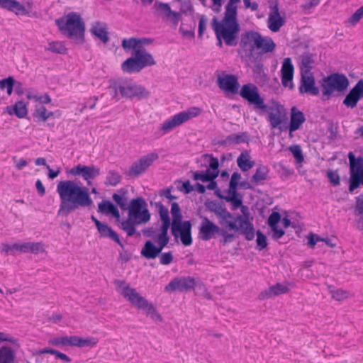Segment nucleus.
Segmentation results:
<instances>
[{
	"instance_id": "obj_1",
	"label": "nucleus",
	"mask_w": 363,
	"mask_h": 363,
	"mask_svg": "<svg viewBox=\"0 0 363 363\" xmlns=\"http://www.w3.org/2000/svg\"><path fill=\"white\" fill-rule=\"evenodd\" d=\"M57 192L60 199L59 216H67L79 208L89 207L93 203L89 189L74 180L59 182Z\"/></svg>"
},
{
	"instance_id": "obj_2",
	"label": "nucleus",
	"mask_w": 363,
	"mask_h": 363,
	"mask_svg": "<svg viewBox=\"0 0 363 363\" xmlns=\"http://www.w3.org/2000/svg\"><path fill=\"white\" fill-rule=\"evenodd\" d=\"M240 0H228L225 7L224 16L220 21L213 18L212 26L221 46L222 40L226 45L234 46L237 45L240 25L238 22V4Z\"/></svg>"
},
{
	"instance_id": "obj_3",
	"label": "nucleus",
	"mask_w": 363,
	"mask_h": 363,
	"mask_svg": "<svg viewBox=\"0 0 363 363\" xmlns=\"http://www.w3.org/2000/svg\"><path fill=\"white\" fill-rule=\"evenodd\" d=\"M116 291L133 307L142 311L155 323H162L163 318L152 303L143 296L136 289L123 280L114 281Z\"/></svg>"
},
{
	"instance_id": "obj_4",
	"label": "nucleus",
	"mask_w": 363,
	"mask_h": 363,
	"mask_svg": "<svg viewBox=\"0 0 363 363\" xmlns=\"http://www.w3.org/2000/svg\"><path fill=\"white\" fill-rule=\"evenodd\" d=\"M116 100H143L150 96L149 90L143 85L130 78H120L114 80L110 85Z\"/></svg>"
},
{
	"instance_id": "obj_5",
	"label": "nucleus",
	"mask_w": 363,
	"mask_h": 363,
	"mask_svg": "<svg viewBox=\"0 0 363 363\" xmlns=\"http://www.w3.org/2000/svg\"><path fill=\"white\" fill-rule=\"evenodd\" d=\"M242 216H233L231 214L230 222L234 223L235 228H230V232L222 230L220 234L224 243L230 242L234 240L235 233L245 236L247 240H252L255 238V230L252 223V218L250 216L249 209L245 206H241Z\"/></svg>"
},
{
	"instance_id": "obj_6",
	"label": "nucleus",
	"mask_w": 363,
	"mask_h": 363,
	"mask_svg": "<svg viewBox=\"0 0 363 363\" xmlns=\"http://www.w3.org/2000/svg\"><path fill=\"white\" fill-rule=\"evenodd\" d=\"M56 23L60 31L75 44H82L84 42V23L81 16L72 12L65 16L57 19Z\"/></svg>"
},
{
	"instance_id": "obj_7",
	"label": "nucleus",
	"mask_w": 363,
	"mask_h": 363,
	"mask_svg": "<svg viewBox=\"0 0 363 363\" xmlns=\"http://www.w3.org/2000/svg\"><path fill=\"white\" fill-rule=\"evenodd\" d=\"M157 64L154 57L142 48L133 52L132 56L124 61L121 69L126 73L139 72L146 67L154 66Z\"/></svg>"
},
{
	"instance_id": "obj_8",
	"label": "nucleus",
	"mask_w": 363,
	"mask_h": 363,
	"mask_svg": "<svg viewBox=\"0 0 363 363\" xmlns=\"http://www.w3.org/2000/svg\"><path fill=\"white\" fill-rule=\"evenodd\" d=\"M21 340L13 335L0 331V363H16Z\"/></svg>"
},
{
	"instance_id": "obj_9",
	"label": "nucleus",
	"mask_w": 363,
	"mask_h": 363,
	"mask_svg": "<svg viewBox=\"0 0 363 363\" xmlns=\"http://www.w3.org/2000/svg\"><path fill=\"white\" fill-rule=\"evenodd\" d=\"M202 112L201 108L196 106L191 107L185 111H181L172 117L164 121L160 127L162 135L169 133L178 126L199 116Z\"/></svg>"
},
{
	"instance_id": "obj_10",
	"label": "nucleus",
	"mask_w": 363,
	"mask_h": 363,
	"mask_svg": "<svg viewBox=\"0 0 363 363\" xmlns=\"http://www.w3.org/2000/svg\"><path fill=\"white\" fill-rule=\"evenodd\" d=\"M349 84V80L345 75L331 74L323 80V94L329 98L335 92H342L347 89Z\"/></svg>"
},
{
	"instance_id": "obj_11",
	"label": "nucleus",
	"mask_w": 363,
	"mask_h": 363,
	"mask_svg": "<svg viewBox=\"0 0 363 363\" xmlns=\"http://www.w3.org/2000/svg\"><path fill=\"white\" fill-rule=\"evenodd\" d=\"M128 217L136 225L146 223L150 220V213L143 199L138 198L131 201L128 208Z\"/></svg>"
},
{
	"instance_id": "obj_12",
	"label": "nucleus",
	"mask_w": 363,
	"mask_h": 363,
	"mask_svg": "<svg viewBox=\"0 0 363 363\" xmlns=\"http://www.w3.org/2000/svg\"><path fill=\"white\" fill-rule=\"evenodd\" d=\"M348 158L350 166L349 190L352 192L360 185H363V158H356L352 152L348 154Z\"/></svg>"
},
{
	"instance_id": "obj_13",
	"label": "nucleus",
	"mask_w": 363,
	"mask_h": 363,
	"mask_svg": "<svg viewBox=\"0 0 363 363\" xmlns=\"http://www.w3.org/2000/svg\"><path fill=\"white\" fill-rule=\"evenodd\" d=\"M261 109L267 113L268 119L272 128H277L281 131L286 130V112L282 106L273 104L269 106L266 105V108Z\"/></svg>"
},
{
	"instance_id": "obj_14",
	"label": "nucleus",
	"mask_w": 363,
	"mask_h": 363,
	"mask_svg": "<svg viewBox=\"0 0 363 363\" xmlns=\"http://www.w3.org/2000/svg\"><path fill=\"white\" fill-rule=\"evenodd\" d=\"M240 95L250 104L257 108H266L264 99L261 97L258 88L253 84H244L240 90Z\"/></svg>"
},
{
	"instance_id": "obj_15",
	"label": "nucleus",
	"mask_w": 363,
	"mask_h": 363,
	"mask_svg": "<svg viewBox=\"0 0 363 363\" xmlns=\"http://www.w3.org/2000/svg\"><path fill=\"white\" fill-rule=\"evenodd\" d=\"M291 224V222L288 218L281 219L278 212H273L268 218V225L272 230V237L276 240L284 235V228H288Z\"/></svg>"
},
{
	"instance_id": "obj_16",
	"label": "nucleus",
	"mask_w": 363,
	"mask_h": 363,
	"mask_svg": "<svg viewBox=\"0 0 363 363\" xmlns=\"http://www.w3.org/2000/svg\"><path fill=\"white\" fill-rule=\"evenodd\" d=\"M66 172L74 177L81 176L87 184H90L91 180L100 174V169L94 165L86 166L79 164L69 169H67Z\"/></svg>"
},
{
	"instance_id": "obj_17",
	"label": "nucleus",
	"mask_w": 363,
	"mask_h": 363,
	"mask_svg": "<svg viewBox=\"0 0 363 363\" xmlns=\"http://www.w3.org/2000/svg\"><path fill=\"white\" fill-rule=\"evenodd\" d=\"M158 158V154L156 152H150L142 157L132 164L128 169V174L133 177H138L145 173Z\"/></svg>"
},
{
	"instance_id": "obj_18",
	"label": "nucleus",
	"mask_w": 363,
	"mask_h": 363,
	"mask_svg": "<svg viewBox=\"0 0 363 363\" xmlns=\"http://www.w3.org/2000/svg\"><path fill=\"white\" fill-rule=\"evenodd\" d=\"M154 13L157 17L167 22L177 24L180 18L178 12L172 10L169 4L155 1L153 5Z\"/></svg>"
},
{
	"instance_id": "obj_19",
	"label": "nucleus",
	"mask_w": 363,
	"mask_h": 363,
	"mask_svg": "<svg viewBox=\"0 0 363 363\" xmlns=\"http://www.w3.org/2000/svg\"><path fill=\"white\" fill-rule=\"evenodd\" d=\"M172 233L175 239L179 238L184 246L192 244L191 223L185 220L182 223L172 225Z\"/></svg>"
},
{
	"instance_id": "obj_20",
	"label": "nucleus",
	"mask_w": 363,
	"mask_h": 363,
	"mask_svg": "<svg viewBox=\"0 0 363 363\" xmlns=\"http://www.w3.org/2000/svg\"><path fill=\"white\" fill-rule=\"evenodd\" d=\"M196 285V280L191 277H179L173 279L166 286L165 291H189Z\"/></svg>"
},
{
	"instance_id": "obj_21",
	"label": "nucleus",
	"mask_w": 363,
	"mask_h": 363,
	"mask_svg": "<svg viewBox=\"0 0 363 363\" xmlns=\"http://www.w3.org/2000/svg\"><path fill=\"white\" fill-rule=\"evenodd\" d=\"M217 82L219 88L227 96L237 94L240 88V84L235 76L231 74L218 75Z\"/></svg>"
},
{
	"instance_id": "obj_22",
	"label": "nucleus",
	"mask_w": 363,
	"mask_h": 363,
	"mask_svg": "<svg viewBox=\"0 0 363 363\" xmlns=\"http://www.w3.org/2000/svg\"><path fill=\"white\" fill-rule=\"evenodd\" d=\"M260 33L255 31H247L242 35L240 46L247 55L252 57L257 50Z\"/></svg>"
},
{
	"instance_id": "obj_23",
	"label": "nucleus",
	"mask_w": 363,
	"mask_h": 363,
	"mask_svg": "<svg viewBox=\"0 0 363 363\" xmlns=\"http://www.w3.org/2000/svg\"><path fill=\"white\" fill-rule=\"evenodd\" d=\"M301 93L317 96L319 89L315 86L313 74L307 69L301 68V85L299 88Z\"/></svg>"
},
{
	"instance_id": "obj_24",
	"label": "nucleus",
	"mask_w": 363,
	"mask_h": 363,
	"mask_svg": "<svg viewBox=\"0 0 363 363\" xmlns=\"http://www.w3.org/2000/svg\"><path fill=\"white\" fill-rule=\"evenodd\" d=\"M209 208L220 218V224L224 228V230H228L230 231V228H235L234 223L230 222L231 213L222 205L218 203H211Z\"/></svg>"
},
{
	"instance_id": "obj_25",
	"label": "nucleus",
	"mask_w": 363,
	"mask_h": 363,
	"mask_svg": "<svg viewBox=\"0 0 363 363\" xmlns=\"http://www.w3.org/2000/svg\"><path fill=\"white\" fill-rule=\"evenodd\" d=\"M363 99V79L357 82L343 100V104L347 108H354L358 101Z\"/></svg>"
},
{
	"instance_id": "obj_26",
	"label": "nucleus",
	"mask_w": 363,
	"mask_h": 363,
	"mask_svg": "<svg viewBox=\"0 0 363 363\" xmlns=\"http://www.w3.org/2000/svg\"><path fill=\"white\" fill-rule=\"evenodd\" d=\"M294 65L289 57L285 58L283 61L281 72V83L284 87L292 89L294 88L293 77H294Z\"/></svg>"
},
{
	"instance_id": "obj_27",
	"label": "nucleus",
	"mask_w": 363,
	"mask_h": 363,
	"mask_svg": "<svg viewBox=\"0 0 363 363\" xmlns=\"http://www.w3.org/2000/svg\"><path fill=\"white\" fill-rule=\"evenodd\" d=\"M0 6L16 15H26L29 13L31 4L28 3L27 6H25L16 0H0Z\"/></svg>"
},
{
	"instance_id": "obj_28",
	"label": "nucleus",
	"mask_w": 363,
	"mask_h": 363,
	"mask_svg": "<svg viewBox=\"0 0 363 363\" xmlns=\"http://www.w3.org/2000/svg\"><path fill=\"white\" fill-rule=\"evenodd\" d=\"M220 232V228L208 218H203L199 228L200 238L203 240H209L215 234Z\"/></svg>"
},
{
	"instance_id": "obj_29",
	"label": "nucleus",
	"mask_w": 363,
	"mask_h": 363,
	"mask_svg": "<svg viewBox=\"0 0 363 363\" xmlns=\"http://www.w3.org/2000/svg\"><path fill=\"white\" fill-rule=\"evenodd\" d=\"M291 288L289 283L276 284L269 287L267 290L263 291L259 294L260 299H267L281 294L287 293Z\"/></svg>"
},
{
	"instance_id": "obj_30",
	"label": "nucleus",
	"mask_w": 363,
	"mask_h": 363,
	"mask_svg": "<svg viewBox=\"0 0 363 363\" xmlns=\"http://www.w3.org/2000/svg\"><path fill=\"white\" fill-rule=\"evenodd\" d=\"M91 220L94 222L101 237L109 238L118 243H120V239L118 234L109 225L106 223L100 222L94 216H91Z\"/></svg>"
},
{
	"instance_id": "obj_31",
	"label": "nucleus",
	"mask_w": 363,
	"mask_h": 363,
	"mask_svg": "<svg viewBox=\"0 0 363 363\" xmlns=\"http://www.w3.org/2000/svg\"><path fill=\"white\" fill-rule=\"evenodd\" d=\"M89 31L95 38L104 43H107L109 40L108 28L105 23L100 21L92 23Z\"/></svg>"
},
{
	"instance_id": "obj_32",
	"label": "nucleus",
	"mask_w": 363,
	"mask_h": 363,
	"mask_svg": "<svg viewBox=\"0 0 363 363\" xmlns=\"http://www.w3.org/2000/svg\"><path fill=\"white\" fill-rule=\"evenodd\" d=\"M285 23L284 18L280 15L278 9L275 8L269 14L267 19L268 28L277 33L279 31L280 28Z\"/></svg>"
},
{
	"instance_id": "obj_33",
	"label": "nucleus",
	"mask_w": 363,
	"mask_h": 363,
	"mask_svg": "<svg viewBox=\"0 0 363 363\" xmlns=\"http://www.w3.org/2000/svg\"><path fill=\"white\" fill-rule=\"evenodd\" d=\"M46 251L45 245L43 242H21L20 252L40 254Z\"/></svg>"
},
{
	"instance_id": "obj_34",
	"label": "nucleus",
	"mask_w": 363,
	"mask_h": 363,
	"mask_svg": "<svg viewBox=\"0 0 363 363\" xmlns=\"http://www.w3.org/2000/svg\"><path fill=\"white\" fill-rule=\"evenodd\" d=\"M304 121L305 117L303 113L298 110L296 107H293L291 108V121L289 126L291 137L293 136L292 133L299 129Z\"/></svg>"
},
{
	"instance_id": "obj_35",
	"label": "nucleus",
	"mask_w": 363,
	"mask_h": 363,
	"mask_svg": "<svg viewBox=\"0 0 363 363\" xmlns=\"http://www.w3.org/2000/svg\"><path fill=\"white\" fill-rule=\"evenodd\" d=\"M256 51L260 54L272 52L276 48V44L273 40L268 36H262L259 35V39Z\"/></svg>"
},
{
	"instance_id": "obj_36",
	"label": "nucleus",
	"mask_w": 363,
	"mask_h": 363,
	"mask_svg": "<svg viewBox=\"0 0 363 363\" xmlns=\"http://www.w3.org/2000/svg\"><path fill=\"white\" fill-rule=\"evenodd\" d=\"M237 164L242 171L247 172L255 166V162L252 159L250 152L245 150L238 156Z\"/></svg>"
},
{
	"instance_id": "obj_37",
	"label": "nucleus",
	"mask_w": 363,
	"mask_h": 363,
	"mask_svg": "<svg viewBox=\"0 0 363 363\" xmlns=\"http://www.w3.org/2000/svg\"><path fill=\"white\" fill-rule=\"evenodd\" d=\"M163 249L156 246L152 241H147L141 250V255L147 259L156 258Z\"/></svg>"
},
{
	"instance_id": "obj_38",
	"label": "nucleus",
	"mask_w": 363,
	"mask_h": 363,
	"mask_svg": "<svg viewBox=\"0 0 363 363\" xmlns=\"http://www.w3.org/2000/svg\"><path fill=\"white\" fill-rule=\"evenodd\" d=\"M98 210L99 212L106 214L112 215L115 217L117 221H120V213L117 207L109 201H103L99 203Z\"/></svg>"
},
{
	"instance_id": "obj_39",
	"label": "nucleus",
	"mask_w": 363,
	"mask_h": 363,
	"mask_svg": "<svg viewBox=\"0 0 363 363\" xmlns=\"http://www.w3.org/2000/svg\"><path fill=\"white\" fill-rule=\"evenodd\" d=\"M150 40L148 39L129 38L124 39L122 42V46L125 50H133L135 52L138 49H141L143 45L148 44Z\"/></svg>"
},
{
	"instance_id": "obj_40",
	"label": "nucleus",
	"mask_w": 363,
	"mask_h": 363,
	"mask_svg": "<svg viewBox=\"0 0 363 363\" xmlns=\"http://www.w3.org/2000/svg\"><path fill=\"white\" fill-rule=\"evenodd\" d=\"M98 342L99 339L96 337L89 336L86 337H82L79 336L74 335V347H95Z\"/></svg>"
},
{
	"instance_id": "obj_41",
	"label": "nucleus",
	"mask_w": 363,
	"mask_h": 363,
	"mask_svg": "<svg viewBox=\"0 0 363 363\" xmlns=\"http://www.w3.org/2000/svg\"><path fill=\"white\" fill-rule=\"evenodd\" d=\"M49 344L59 347H74V335L55 337L49 340Z\"/></svg>"
},
{
	"instance_id": "obj_42",
	"label": "nucleus",
	"mask_w": 363,
	"mask_h": 363,
	"mask_svg": "<svg viewBox=\"0 0 363 363\" xmlns=\"http://www.w3.org/2000/svg\"><path fill=\"white\" fill-rule=\"evenodd\" d=\"M169 228V227L161 226L158 234L155 237L158 246L161 247L162 249L169 242V237L167 235Z\"/></svg>"
},
{
	"instance_id": "obj_43",
	"label": "nucleus",
	"mask_w": 363,
	"mask_h": 363,
	"mask_svg": "<svg viewBox=\"0 0 363 363\" xmlns=\"http://www.w3.org/2000/svg\"><path fill=\"white\" fill-rule=\"evenodd\" d=\"M33 116L39 121L45 122L53 116V113L48 111L43 105H36Z\"/></svg>"
},
{
	"instance_id": "obj_44",
	"label": "nucleus",
	"mask_w": 363,
	"mask_h": 363,
	"mask_svg": "<svg viewBox=\"0 0 363 363\" xmlns=\"http://www.w3.org/2000/svg\"><path fill=\"white\" fill-rule=\"evenodd\" d=\"M329 289L333 298L336 301H342L351 297V294L346 290L333 286H330Z\"/></svg>"
},
{
	"instance_id": "obj_45",
	"label": "nucleus",
	"mask_w": 363,
	"mask_h": 363,
	"mask_svg": "<svg viewBox=\"0 0 363 363\" xmlns=\"http://www.w3.org/2000/svg\"><path fill=\"white\" fill-rule=\"evenodd\" d=\"M14 108L16 110V116L19 118H25L28 114V108H27V104L21 100L18 101L14 104Z\"/></svg>"
},
{
	"instance_id": "obj_46",
	"label": "nucleus",
	"mask_w": 363,
	"mask_h": 363,
	"mask_svg": "<svg viewBox=\"0 0 363 363\" xmlns=\"http://www.w3.org/2000/svg\"><path fill=\"white\" fill-rule=\"evenodd\" d=\"M135 225H136L133 220L128 218L126 220H123L120 223V227L123 229L128 236H132L135 233Z\"/></svg>"
},
{
	"instance_id": "obj_47",
	"label": "nucleus",
	"mask_w": 363,
	"mask_h": 363,
	"mask_svg": "<svg viewBox=\"0 0 363 363\" xmlns=\"http://www.w3.org/2000/svg\"><path fill=\"white\" fill-rule=\"evenodd\" d=\"M21 242L9 244L4 242L1 244V252L6 255L13 254L20 252Z\"/></svg>"
},
{
	"instance_id": "obj_48",
	"label": "nucleus",
	"mask_w": 363,
	"mask_h": 363,
	"mask_svg": "<svg viewBox=\"0 0 363 363\" xmlns=\"http://www.w3.org/2000/svg\"><path fill=\"white\" fill-rule=\"evenodd\" d=\"M269 169L265 166H260L256 169L255 174L252 177V179L255 182L259 183L263 180H265L267 177Z\"/></svg>"
},
{
	"instance_id": "obj_49",
	"label": "nucleus",
	"mask_w": 363,
	"mask_h": 363,
	"mask_svg": "<svg viewBox=\"0 0 363 363\" xmlns=\"http://www.w3.org/2000/svg\"><path fill=\"white\" fill-rule=\"evenodd\" d=\"M171 213L172 216V225H174L175 223H179L184 222L182 220V215L181 213L180 208L177 203H173L171 206Z\"/></svg>"
},
{
	"instance_id": "obj_50",
	"label": "nucleus",
	"mask_w": 363,
	"mask_h": 363,
	"mask_svg": "<svg viewBox=\"0 0 363 363\" xmlns=\"http://www.w3.org/2000/svg\"><path fill=\"white\" fill-rule=\"evenodd\" d=\"M363 18V5L359 7L347 21L350 26H356Z\"/></svg>"
},
{
	"instance_id": "obj_51",
	"label": "nucleus",
	"mask_w": 363,
	"mask_h": 363,
	"mask_svg": "<svg viewBox=\"0 0 363 363\" xmlns=\"http://www.w3.org/2000/svg\"><path fill=\"white\" fill-rule=\"evenodd\" d=\"M47 50L52 52L62 54L65 52L66 48L61 42L52 41L48 43Z\"/></svg>"
},
{
	"instance_id": "obj_52",
	"label": "nucleus",
	"mask_w": 363,
	"mask_h": 363,
	"mask_svg": "<svg viewBox=\"0 0 363 363\" xmlns=\"http://www.w3.org/2000/svg\"><path fill=\"white\" fill-rule=\"evenodd\" d=\"M121 175L113 171H111L108 172L106 184L111 186H116L121 182Z\"/></svg>"
},
{
	"instance_id": "obj_53",
	"label": "nucleus",
	"mask_w": 363,
	"mask_h": 363,
	"mask_svg": "<svg viewBox=\"0 0 363 363\" xmlns=\"http://www.w3.org/2000/svg\"><path fill=\"white\" fill-rule=\"evenodd\" d=\"M289 150L293 154L298 163H302L304 158L301 147L298 145H294L289 147Z\"/></svg>"
},
{
	"instance_id": "obj_54",
	"label": "nucleus",
	"mask_w": 363,
	"mask_h": 363,
	"mask_svg": "<svg viewBox=\"0 0 363 363\" xmlns=\"http://www.w3.org/2000/svg\"><path fill=\"white\" fill-rule=\"evenodd\" d=\"M160 216L161 220H162V226L169 227L170 226V219L169 217V211L167 208L164 206H161L160 208Z\"/></svg>"
},
{
	"instance_id": "obj_55",
	"label": "nucleus",
	"mask_w": 363,
	"mask_h": 363,
	"mask_svg": "<svg viewBox=\"0 0 363 363\" xmlns=\"http://www.w3.org/2000/svg\"><path fill=\"white\" fill-rule=\"evenodd\" d=\"M17 85L21 86V82H16L12 77H9L6 79L0 80V89H4L10 86Z\"/></svg>"
},
{
	"instance_id": "obj_56",
	"label": "nucleus",
	"mask_w": 363,
	"mask_h": 363,
	"mask_svg": "<svg viewBox=\"0 0 363 363\" xmlns=\"http://www.w3.org/2000/svg\"><path fill=\"white\" fill-rule=\"evenodd\" d=\"M257 247L259 250H262L267 247V237L259 230L257 232Z\"/></svg>"
},
{
	"instance_id": "obj_57",
	"label": "nucleus",
	"mask_w": 363,
	"mask_h": 363,
	"mask_svg": "<svg viewBox=\"0 0 363 363\" xmlns=\"http://www.w3.org/2000/svg\"><path fill=\"white\" fill-rule=\"evenodd\" d=\"M177 187L179 191L185 194H189L194 189V188L191 185L189 181L179 182Z\"/></svg>"
},
{
	"instance_id": "obj_58",
	"label": "nucleus",
	"mask_w": 363,
	"mask_h": 363,
	"mask_svg": "<svg viewBox=\"0 0 363 363\" xmlns=\"http://www.w3.org/2000/svg\"><path fill=\"white\" fill-rule=\"evenodd\" d=\"M241 179V175L238 172H234L231 177L230 182V191L235 192L238 182Z\"/></svg>"
},
{
	"instance_id": "obj_59",
	"label": "nucleus",
	"mask_w": 363,
	"mask_h": 363,
	"mask_svg": "<svg viewBox=\"0 0 363 363\" xmlns=\"http://www.w3.org/2000/svg\"><path fill=\"white\" fill-rule=\"evenodd\" d=\"M323 240H324V238H322L320 236H318V235L314 234V233H310L308 235V245L311 248H314V247L317 242H318L320 241L323 242Z\"/></svg>"
},
{
	"instance_id": "obj_60",
	"label": "nucleus",
	"mask_w": 363,
	"mask_h": 363,
	"mask_svg": "<svg viewBox=\"0 0 363 363\" xmlns=\"http://www.w3.org/2000/svg\"><path fill=\"white\" fill-rule=\"evenodd\" d=\"M208 23V18L204 16L201 15L199 18V35L201 37L203 34L204 31L206 29Z\"/></svg>"
},
{
	"instance_id": "obj_61",
	"label": "nucleus",
	"mask_w": 363,
	"mask_h": 363,
	"mask_svg": "<svg viewBox=\"0 0 363 363\" xmlns=\"http://www.w3.org/2000/svg\"><path fill=\"white\" fill-rule=\"evenodd\" d=\"M328 177L330 182L335 186L340 184V176L337 172L333 170H328L327 173Z\"/></svg>"
},
{
	"instance_id": "obj_62",
	"label": "nucleus",
	"mask_w": 363,
	"mask_h": 363,
	"mask_svg": "<svg viewBox=\"0 0 363 363\" xmlns=\"http://www.w3.org/2000/svg\"><path fill=\"white\" fill-rule=\"evenodd\" d=\"M173 260V255L171 252H165L160 255V261L162 264L167 265Z\"/></svg>"
},
{
	"instance_id": "obj_63",
	"label": "nucleus",
	"mask_w": 363,
	"mask_h": 363,
	"mask_svg": "<svg viewBox=\"0 0 363 363\" xmlns=\"http://www.w3.org/2000/svg\"><path fill=\"white\" fill-rule=\"evenodd\" d=\"M15 167L18 170H21L28 165V162L23 158L18 159L16 157H13Z\"/></svg>"
},
{
	"instance_id": "obj_64",
	"label": "nucleus",
	"mask_w": 363,
	"mask_h": 363,
	"mask_svg": "<svg viewBox=\"0 0 363 363\" xmlns=\"http://www.w3.org/2000/svg\"><path fill=\"white\" fill-rule=\"evenodd\" d=\"M193 177L195 180L201 181L203 182H210V179L203 172H195L193 174Z\"/></svg>"
}]
</instances>
